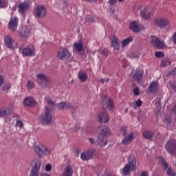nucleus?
Wrapping results in <instances>:
<instances>
[{"label": "nucleus", "mask_w": 176, "mask_h": 176, "mask_svg": "<svg viewBox=\"0 0 176 176\" xmlns=\"http://www.w3.org/2000/svg\"><path fill=\"white\" fill-rule=\"evenodd\" d=\"M160 162H161L162 164L163 165L164 170H167V168H168V170L166 171L167 175H168V176H175L176 175L175 172L173 169H171V166L168 167V164L167 163L166 160H164V157H160Z\"/></svg>", "instance_id": "obj_9"}, {"label": "nucleus", "mask_w": 176, "mask_h": 176, "mask_svg": "<svg viewBox=\"0 0 176 176\" xmlns=\"http://www.w3.org/2000/svg\"><path fill=\"white\" fill-rule=\"evenodd\" d=\"M131 76L134 80H136V82L140 83V82H142V79L144 78V71L140 69L136 70L135 72L132 73Z\"/></svg>", "instance_id": "obj_12"}, {"label": "nucleus", "mask_w": 176, "mask_h": 176, "mask_svg": "<svg viewBox=\"0 0 176 176\" xmlns=\"http://www.w3.org/2000/svg\"><path fill=\"white\" fill-rule=\"evenodd\" d=\"M40 176H45V174L41 173Z\"/></svg>", "instance_id": "obj_62"}, {"label": "nucleus", "mask_w": 176, "mask_h": 176, "mask_svg": "<svg viewBox=\"0 0 176 176\" xmlns=\"http://www.w3.org/2000/svg\"><path fill=\"white\" fill-rule=\"evenodd\" d=\"M168 153L173 156H176V140L175 139H170L167 141L165 145Z\"/></svg>", "instance_id": "obj_5"}, {"label": "nucleus", "mask_w": 176, "mask_h": 176, "mask_svg": "<svg viewBox=\"0 0 176 176\" xmlns=\"http://www.w3.org/2000/svg\"><path fill=\"white\" fill-rule=\"evenodd\" d=\"M58 109L60 111H63V109H75L74 106L71 105V104L68 102H60L58 105Z\"/></svg>", "instance_id": "obj_16"}, {"label": "nucleus", "mask_w": 176, "mask_h": 176, "mask_svg": "<svg viewBox=\"0 0 176 176\" xmlns=\"http://www.w3.org/2000/svg\"><path fill=\"white\" fill-rule=\"evenodd\" d=\"M20 36L23 41H26L27 38L30 36V29L28 27L25 26L22 28V30L20 31Z\"/></svg>", "instance_id": "obj_17"}, {"label": "nucleus", "mask_w": 176, "mask_h": 176, "mask_svg": "<svg viewBox=\"0 0 176 176\" xmlns=\"http://www.w3.org/2000/svg\"><path fill=\"white\" fill-rule=\"evenodd\" d=\"M170 64H171V62H170L168 58H164L161 62L162 67H167L168 65H170Z\"/></svg>", "instance_id": "obj_38"}, {"label": "nucleus", "mask_w": 176, "mask_h": 176, "mask_svg": "<svg viewBox=\"0 0 176 176\" xmlns=\"http://www.w3.org/2000/svg\"><path fill=\"white\" fill-rule=\"evenodd\" d=\"M107 98H108V96H103L102 98V101H105V100H107Z\"/></svg>", "instance_id": "obj_60"}, {"label": "nucleus", "mask_w": 176, "mask_h": 176, "mask_svg": "<svg viewBox=\"0 0 176 176\" xmlns=\"http://www.w3.org/2000/svg\"><path fill=\"white\" fill-rule=\"evenodd\" d=\"M23 104L26 107H34L35 105V100L31 97L25 98Z\"/></svg>", "instance_id": "obj_29"}, {"label": "nucleus", "mask_w": 176, "mask_h": 176, "mask_svg": "<svg viewBox=\"0 0 176 176\" xmlns=\"http://www.w3.org/2000/svg\"><path fill=\"white\" fill-rule=\"evenodd\" d=\"M16 127H19L20 129H23V126H24L21 120H16V122L15 124Z\"/></svg>", "instance_id": "obj_42"}, {"label": "nucleus", "mask_w": 176, "mask_h": 176, "mask_svg": "<svg viewBox=\"0 0 176 176\" xmlns=\"http://www.w3.org/2000/svg\"><path fill=\"white\" fill-rule=\"evenodd\" d=\"M19 25V19H17V16H14V18H12L8 23V28L12 32H14L17 30V25Z\"/></svg>", "instance_id": "obj_13"}, {"label": "nucleus", "mask_w": 176, "mask_h": 176, "mask_svg": "<svg viewBox=\"0 0 176 176\" xmlns=\"http://www.w3.org/2000/svg\"><path fill=\"white\" fill-rule=\"evenodd\" d=\"M142 176H148V173H146V171H143L142 173Z\"/></svg>", "instance_id": "obj_58"}, {"label": "nucleus", "mask_w": 176, "mask_h": 176, "mask_svg": "<svg viewBox=\"0 0 176 176\" xmlns=\"http://www.w3.org/2000/svg\"><path fill=\"white\" fill-rule=\"evenodd\" d=\"M4 8H8V1L7 0H0V8L4 9Z\"/></svg>", "instance_id": "obj_40"}, {"label": "nucleus", "mask_w": 176, "mask_h": 176, "mask_svg": "<svg viewBox=\"0 0 176 176\" xmlns=\"http://www.w3.org/2000/svg\"><path fill=\"white\" fill-rule=\"evenodd\" d=\"M111 134V130L108 126H104L102 130L100 131L99 135H98L96 145L100 146V148H104L107 144H108V140L107 137Z\"/></svg>", "instance_id": "obj_1"}, {"label": "nucleus", "mask_w": 176, "mask_h": 176, "mask_svg": "<svg viewBox=\"0 0 176 176\" xmlns=\"http://www.w3.org/2000/svg\"><path fill=\"white\" fill-rule=\"evenodd\" d=\"M137 170V160L133 156L128 157V163L122 168V174L127 175L130 174L131 171H135Z\"/></svg>", "instance_id": "obj_2"}, {"label": "nucleus", "mask_w": 176, "mask_h": 176, "mask_svg": "<svg viewBox=\"0 0 176 176\" xmlns=\"http://www.w3.org/2000/svg\"><path fill=\"white\" fill-rule=\"evenodd\" d=\"M10 89H12V84L10 82H7L3 85L2 87L3 91H5V93H9L10 91Z\"/></svg>", "instance_id": "obj_35"}, {"label": "nucleus", "mask_w": 176, "mask_h": 176, "mask_svg": "<svg viewBox=\"0 0 176 176\" xmlns=\"http://www.w3.org/2000/svg\"><path fill=\"white\" fill-rule=\"evenodd\" d=\"M130 28L133 32H140V26L138 25V23L135 21H132L130 23Z\"/></svg>", "instance_id": "obj_30"}, {"label": "nucleus", "mask_w": 176, "mask_h": 176, "mask_svg": "<svg viewBox=\"0 0 176 176\" xmlns=\"http://www.w3.org/2000/svg\"><path fill=\"white\" fill-rule=\"evenodd\" d=\"M150 42L153 45H155L158 49H163L166 46L164 41H161L159 38L155 36H152L150 38Z\"/></svg>", "instance_id": "obj_10"}, {"label": "nucleus", "mask_w": 176, "mask_h": 176, "mask_svg": "<svg viewBox=\"0 0 176 176\" xmlns=\"http://www.w3.org/2000/svg\"><path fill=\"white\" fill-rule=\"evenodd\" d=\"M39 123H41V124L44 125L45 124V116H41L39 119Z\"/></svg>", "instance_id": "obj_49"}, {"label": "nucleus", "mask_w": 176, "mask_h": 176, "mask_svg": "<svg viewBox=\"0 0 176 176\" xmlns=\"http://www.w3.org/2000/svg\"><path fill=\"white\" fill-rule=\"evenodd\" d=\"M14 118H16V120H19V119H20V116H19V114H17V113H14Z\"/></svg>", "instance_id": "obj_57"}, {"label": "nucleus", "mask_w": 176, "mask_h": 176, "mask_svg": "<svg viewBox=\"0 0 176 176\" xmlns=\"http://www.w3.org/2000/svg\"><path fill=\"white\" fill-rule=\"evenodd\" d=\"M121 132L122 133V135L124 137L127 135V126L124 125L121 126Z\"/></svg>", "instance_id": "obj_41"}, {"label": "nucleus", "mask_w": 176, "mask_h": 176, "mask_svg": "<svg viewBox=\"0 0 176 176\" xmlns=\"http://www.w3.org/2000/svg\"><path fill=\"white\" fill-rule=\"evenodd\" d=\"M56 108V102L52 99H47V106L45 107L46 112H53Z\"/></svg>", "instance_id": "obj_15"}, {"label": "nucleus", "mask_w": 176, "mask_h": 176, "mask_svg": "<svg viewBox=\"0 0 176 176\" xmlns=\"http://www.w3.org/2000/svg\"><path fill=\"white\" fill-rule=\"evenodd\" d=\"M27 88L30 89L31 90V89H34L35 87V83L33 82L32 80H29L26 84Z\"/></svg>", "instance_id": "obj_39"}, {"label": "nucleus", "mask_w": 176, "mask_h": 176, "mask_svg": "<svg viewBox=\"0 0 176 176\" xmlns=\"http://www.w3.org/2000/svg\"><path fill=\"white\" fill-rule=\"evenodd\" d=\"M52 122H53V118H52V112L51 111H45V124L46 126H50V124H52Z\"/></svg>", "instance_id": "obj_22"}, {"label": "nucleus", "mask_w": 176, "mask_h": 176, "mask_svg": "<svg viewBox=\"0 0 176 176\" xmlns=\"http://www.w3.org/2000/svg\"><path fill=\"white\" fill-rule=\"evenodd\" d=\"M31 171L30 176H39V170H41V160L34 159L31 162Z\"/></svg>", "instance_id": "obj_3"}, {"label": "nucleus", "mask_w": 176, "mask_h": 176, "mask_svg": "<svg viewBox=\"0 0 176 176\" xmlns=\"http://www.w3.org/2000/svg\"><path fill=\"white\" fill-rule=\"evenodd\" d=\"M36 82L40 87H45V74L38 73L36 74Z\"/></svg>", "instance_id": "obj_18"}, {"label": "nucleus", "mask_w": 176, "mask_h": 176, "mask_svg": "<svg viewBox=\"0 0 176 176\" xmlns=\"http://www.w3.org/2000/svg\"><path fill=\"white\" fill-rule=\"evenodd\" d=\"M74 46L77 52H82L83 50V41L82 40L78 41V43H74Z\"/></svg>", "instance_id": "obj_32"}, {"label": "nucleus", "mask_w": 176, "mask_h": 176, "mask_svg": "<svg viewBox=\"0 0 176 176\" xmlns=\"http://www.w3.org/2000/svg\"><path fill=\"white\" fill-rule=\"evenodd\" d=\"M45 12V7L38 6L34 8V14L36 17H41L43 16V12Z\"/></svg>", "instance_id": "obj_28"}, {"label": "nucleus", "mask_w": 176, "mask_h": 176, "mask_svg": "<svg viewBox=\"0 0 176 176\" xmlns=\"http://www.w3.org/2000/svg\"><path fill=\"white\" fill-rule=\"evenodd\" d=\"M113 107H115L113 100H112L111 98H109L107 104V108H108L109 111H112V108H113Z\"/></svg>", "instance_id": "obj_36"}, {"label": "nucleus", "mask_w": 176, "mask_h": 176, "mask_svg": "<svg viewBox=\"0 0 176 176\" xmlns=\"http://www.w3.org/2000/svg\"><path fill=\"white\" fill-rule=\"evenodd\" d=\"M78 76L79 80L81 82H86L89 76H87V74L85 72L80 71L78 74Z\"/></svg>", "instance_id": "obj_31"}, {"label": "nucleus", "mask_w": 176, "mask_h": 176, "mask_svg": "<svg viewBox=\"0 0 176 176\" xmlns=\"http://www.w3.org/2000/svg\"><path fill=\"white\" fill-rule=\"evenodd\" d=\"M80 159L84 161L90 160L93 159V153L90 151L82 152L80 155Z\"/></svg>", "instance_id": "obj_20"}, {"label": "nucleus", "mask_w": 176, "mask_h": 176, "mask_svg": "<svg viewBox=\"0 0 176 176\" xmlns=\"http://www.w3.org/2000/svg\"><path fill=\"white\" fill-rule=\"evenodd\" d=\"M3 83H5V78H3V76L0 75V87H2V85H3Z\"/></svg>", "instance_id": "obj_51"}, {"label": "nucleus", "mask_w": 176, "mask_h": 176, "mask_svg": "<svg viewBox=\"0 0 176 176\" xmlns=\"http://www.w3.org/2000/svg\"><path fill=\"white\" fill-rule=\"evenodd\" d=\"M130 42H133V38L131 37H129L124 39V41H122V47H126V46H127V45H129Z\"/></svg>", "instance_id": "obj_37"}, {"label": "nucleus", "mask_w": 176, "mask_h": 176, "mask_svg": "<svg viewBox=\"0 0 176 176\" xmlns=\"http://www.w3.org/2000/svg\"><path fill=\"white\" fill-rule=\"evenodd\" d=\"M154 24L160 30H167L170 28V21L164 18H158L154 21Z\"/></svg>", "instance_id": "obj_4"}, {"label": "nucleus", "mask_w": 176, "mask_h": 176, "mask_svg": "<svg viewBox=\"0 0 176 176\" xmlns=\"http://www.w3.org/2000/svg\"><path fill=\"white\" fill-rule=\"evenodd\" d=\"M35 47L34 46H27L21 50L19 49V52H21V54L23 57H34L35 56Z\"/></svg>", "instance_id": "obj_6"}, {"label": "nucleus", "mask_w": 176, "mask_h": 176, "mask_svg": "<svg viewBox=\"0 0 176 176\" xmlns=\"http://www.w3.org/2000/svg\"><path fill=\"white\" fill-rule=\"evenodd\" d=\"M45 87H47V89H50L52 87V85H53V80L52 78L49 76H45Z\"/></svg>", "instance_id": "obj_34"}, {"label": "nucleus", "mask_w": 176, "mask_h": 176, "mask_svg": "<svg viewBox=\"0 0 176 176\" xmlns=\"http://www.w3.org/2000/svg\"><path fill=\"white\" fill-rule=\"evenodd\" d=\"M9 115H12V110L9 108L2 107L0 109V118H6Z\"/></svg>", "instance_id": "obj_21"}, {"label": "nucleus", "mask_w": 176, "mask_h": 176, "mask_svg": "<svg viewBox=\"0 0 176 176\" xmlns=\"http://www.w3.org/2000/svg\"><path fill=\"white\" fill-rule=\"evenodd\" d=\"M155 57H157V58H162V57H164V54L162 52H155Z\"/></svg>", "instance_id": "obj_43"}, {"label": "nucleus", "mask_w": 176, "mask_h": 176, "mask_svg": "<svg viewBox=\"0 0 176 176\" xmlns=\"http://www.w3.org/2000/svg\"><path fill=\"white\" fill-rule=\"evenodd\" d=\"M99 123H107L109 122V113L107 111H102L98 116Z\"/></svg>", "instance_id": "obj_11"}, {"label": "nucleus", "mask_w": 176, "mask_h": 176, "mask_svg": "<svg viewBox=\"0 0 176 176\" xmlns=\"http://www.w3.org/2000/svg\"><path fill=\"white\" fill-rule=\"evenodd\" d=\"M158 87L157 82L156 81H152L148 87V90L150 93H156Z\"/></svg>", "instance_id": "obj_26"}, {"label": "nucleus", "mask_w": 176, "mask_h": 176, "mask_svg": "<svg viewBox=\"0 0 176 176\" xmlns=\"http://www.w3.org/2000/svg\"><path fill=\"white\" fill-rule=\"evenodd\" d=\"M111 12H112V13H114V12H115V10H111Z\"/></svg>", "instance_id": "obj_64"}, {"label": "nucleus", "mask_w": 176, "mask_h": 176, "mask_svg": "<svg viewBox=\"0 0 176 176\" xmlns=\"http://www.w3.org/2000/svg\"><path fill=\"white\" fill-rule=\"evenodd\" d=\"M74 131H79L80 130V124H77L75 125V126L73 128Z\"/></svg>", "instance_id": "obj_50"}, {"label": "nucleus", "mask_w": 176, "mask_h": 176, "mask_svg": "<svg viewBox=\"0 0 176 176\" xmlns=\"http://www.w3.org/2000/svg\"><path fill=\"white\" fill-rule=\"evenodd\" d=\"M133 140H134V133L131 132L122 140L121 144L122 145H129V144H131L133 142Z\"/></svg>", "instance_id": "obj_14"}, {"label": "nucleus", "mask_w": 176, "mask_h": 176, "mask_svg": "<svg viewBox=\"0 0 176 176\" xmlns=\"http://www.w3.org/2000/svg\"><path fill=\"white\" fill-rule=\"evenodd\" d=\"M100 82H101V83H105V82L107 83H108V82H109V78H106V79H104V78H101L100 80Z\"/></svg>", "instance_id": "obj_55"}, {"label": "nucleus", "mask_w": 176, "mask_h": 176, "mask_svg": "<svg viewBox=\"0 0 176 176\" xmlns=\"http://www.w3.org/2000/svg\"><path fill=\"white\" fill-rule=\"evenodd\" d=\"M89 141L91 145H94V144H96L97 142V141H96L93 138H89Z\"/></svg>", "instance_id": "obj_52"}, {"label": "nucleus", "mask_w": 176, "mask_h": 176, "mask_svg": "<svg viewBox=\"0 0 176 176\" xmlns=\"http://www.w3.org/2000/svg\"><path fill=\"white\" fill-rule=\"evenodd\" d=\"M27 9H28V3H21L18 6V12H19V13H22V14H24V13L27 12Z\"/></svg>", "instance_id": "obj_24"}, {"label": "nucleus", "mask_w": 176, "mask_h": 176, "mask_svg": "<svg viewBox=\"0 0 176 176\" xmlns=\"http://www.w3.org/2000/svg\"><path fill=\"white\" fill-rule=\"evenodd\" d=\"M86 21H88V23H94V17L87 16L86 18Z\"/></svg>", "instance_id": "obj_45"}, {"label": "nucleus", "mask_w": 176, "mask_h": 176, "mask_svg": "<svg viewBox=\"0 0 176 176\" xmlns=\"http://www.w3.org/2000/svg\"><path fill=\"white\" fill-rule=\"evenodd\" d=\"M169 86L175 91L176 93V84L173 81H169Z\"/></svg>", "instance_id": "obj_44"}, {"label": "nucleus", "mask_w": 176, "mask_h": 176, "mask_svg": "<svg viewBox=\"0 0 176 176\" xmlns=\"http://www.w3.org/2000/svg\"><path fill=\"white\" fill-rule=\"evenodd\" d=\"M50 152H51L50 149H49L47 147L45 148V156H47V155H50Z\"/></svg>", "instance_id": "obj_53"}, {"label": "nucleus", "mask_w": 176, "mask_h": 176, "mask_svg": "<svg viewBox=\"0 0 176 176\" xmlns=\"http://www.w3.org/2000/svg\"><path fill=\"white\" fill-rule=\"evenodd\" d=\"M45 176H52V175H50V174L49 173H45Z\"/></svg>", "instance_id": "obj_61"}, {"label": "nucleus", "mask_w": 176, "mask_h": 176, "mask_svg": "<svg viewBox=\"0 0 176 176\" xmlns=\"http://www.w3.org/2000/svg\"><path fill=\"white\" fill-rule=\"evenodd\" d=\"M165 122H166V123H167V124H168V123H170V118H168V119H165Z\"/></svg>", "instance_id": "obj_59"}, {"label": "nucleus", "mask_w": 176, "mask_h": 176, "mask_svg": "<svg viewBox=\"0 0 176 176\" xmlns=\"http://www.w3.org/2000/svg\"><path fill=\"white\" fill-rule=\"evenodd\" d=\"M142 135L145 140H152L155 137V132L146 130L143 132Z\"/></svg>", "instance_id": "obj_25"}, {"label": "nucleus", "mask_w": 176, "mask_h": 176, "mask_svg": "<svg viewBox=\"0 0 176 176\" xmlns=\"http://www.w3.org/2000/svg\"><path fill=\"white\" fill-rule=\"evenodd\" d=\"M58 58L59 60H69L71 58V52L67 48L63 47L58 52Z\"/></svg>", "instance_id": "obj_8"}, {"label": "nucleus", "mask_w": 176, "mask_h": 176, "mask_svg": "<svg viewBox=\"0 0 176 176\" xmlns=\"http://www.w3.org/2000/svg\"><path fill=\"white\" fill-rule=\"evenodd\" d=\"M34 152L36 153L37 156H38L39 159H42V157L45 156V149L43 147L39 146H34Z\"/></svg>", "instance_id": "obj_23"}, {"label": "nucleus", "mask_w": 176, "mask_h": 176, "mask_svg": "<svg viewBox=\"0 0 176 176\" xmlns=\"http://www.w3.org/2000/svg\"><path fill=\"white\" fill-rule=\"evenodd\" d=\"M111 46L113 47V50H119L120 45L119 44V38L116 36H113L111 42Z\"/></svg>", "instance_id": "obj_19"}, {"label": "nucleus", "mask_w": 176, "mask_h": 176, "mask_svg": "<svg viewBox=\"0 0 176 176\" xmlns=\"http://www.w3.org/2000/svg\"><path fill=\"white\" fill-rule=\"evenodd\" d=\"M140 16L144 19H148L151 17V12H149V11H148L147 10H143L140 11Z\"/></svg>", "instance_id": "obj_33"}, {"label": "nucleus", "mask_w": 176, "mask_h": 176, "mask_svg": "<svg viewBox=\"0 0 176 176\" xmlns=\"http://www.w3.org/2000/svg\"><path fill=\"white\" fill-rule=\"evenodd\" d=\"M74 175V170L72 169V166L70 165H67L63 171V176H72Z\"/></svg>", "instance_id": "obj_27"}, {"label": "nucleus", "mask_w": 176, "mask_h": 176, "mask_svg": "<svg viewBox=\"0 0 176 176\" xmlns=\"http://www.w3.org/2000/svg\"><path fill=\"white\" fill-rule=\"evenodd\" d=\"M117 0H109V6L115 7L116 6Z\"/></svg>", "instance_id": "obj_46"}, {"label": "nucleus", "mask_w": 176, "mask_h": 176, "mask_svg": "<svg viewBox=\"0 0 176 176\" xmlns=\"http://www.w3.org/2000/svg\"><path fill=\"white\" fill-rule=\"evenodd\" d=\"M4 44L8 49H17L19 45L17 43L14 41L10 35H6L4 37Z\"/></svg>", "instance_id": "obj_7"}, {"label": "nucleus", "mask_w": 176, "mask_h": 176, "mask_svg": "<svg viewBox=\"0 0 176 176\" xmlns=\"http://www.w3.org/2000/svg\"><path fill=\"white\" fill-rule=\"evenodd\" d=\"M141 105H142V101L141 100L136 101V107H140Z\"/></svg>", "instance_id": "obj_54"}, {"label": "nucleus", "mask_w": 176, "mask_h": 176, "mask_svg": "<svg viewBox=\"0 0 176 176\" xmlns=\"http://www.w3.org/2000/svg\"><path fill=\"white\" fill-rule=\"evenodd\" d=\"M45 171H47L48 173L52 171V164H47L45 166Z\"/></svg>", "instance_id": "obj_48"}, {"label": "nucleus", "mask_w": 176, "mask_h": 176, "mask_svg": "<svg viewBox=\"0 0 176 176\" xmlns=\"http://www.w3.org/2000/svg\"><path fill=\"white\" fill-rule=\"evenodd\" d=\"M133 94H134V96H140V88H138V87L134 88Z\"/></svg>", "instance_id": "obj_47"}, {"label": "nucleus", "mask_w": 176, "mask_h": 176, "mask_svg": "<svg viewBox=\"0 0 176 176\" xmlns=\"http://www.w3.org/2000/svg\"><path fill=\"white\" fill-rule=\"evenodd\" d=\"M109 52H108V50H102V54L104 55V56H107L108 54H109Z\"/></svg>", "instance_id": "obj_56"}, {"label": "nucleus", "mask_w": 176, "mask_h": 176, "mask_svg": "<svg viewBox=\"0 0 176 176\" xmlns=\"http://www.w3.org/2000/svg\"><path fill=\"white\" fill-rule=\"evenodd\" d=\"M124 0H118V2H123Z\"/></svg>", "instance_id": "obj_63"}]
</instances>
